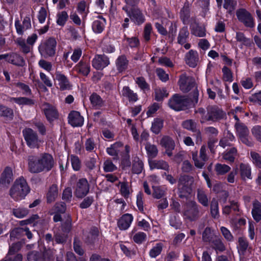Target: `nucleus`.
<instances>
[{"instance_id":"1","label":"nucleus","mask_w":261,"mask_h":261,"mask_svg":"<svg viewBox=\"0 0 261 261\" xmlns=\"http://www.w3.org/2000/svg\"><path fill=\"white\" fill-rule=\"evenodd\" d=\"M28 170L32 173L46 172L51 170L55 162L53 155L48 153H41L28 157Z\"/></svg>"},{"instance_id":"2","label":"nucleus","mask_w":261,"mask_h":261,"mask_svg":"<svg viewBox=\"0 0 261 261\" xmlns=\"http://www.w3.org/2000/svg\"><path fill=\"white\" fill-rule=\"evenodd\" d=\"M196 113L200 119V122L204 123L207 121H218L225 117V113L220 108L216 106H209L206 110L199 108Z\"/></svg>"},{"instance_id":"3","label":"nucleus","mask_w":261,"mask_h":261,"mask_svg":"<svg viewBox=\"0 0 261 261\" xmlns=\"http://www.w3.org/2000/svg\"><path fill=\"white\" fill-rule=\"evenodd\" d=\"M30 191V188L25 179L23 177H20L15 181L10 188L9 194L14 200L19 201L24 199Z\"/></svg>"},{"instance_id":"4","label":"nucleus","mask_w":261,"mask_h":261,"mask_svg":"<svg viewBox=\"0 0 261 261\" xmlns=\"http://www.w3.org/2000/svg\"><path fill=\"white\" fill-rule=\"evenodd\" d=\"M193 178L189 175L180 176L178 184L179 196L181 198H187L192 193L191 185L193 182Z\"/></svg>"},{"instance_id":"5","label":"nucleus","mask_w":261,"mask_h":261,"mask_svg":"<svg viewBox=\"0 0 261 261\" xmlns=\"http://www.w3.org/2000/svg\"><path fill=\"white\" fill-rule=\"evenodd\" d=\"M183 214L186 219L191 221L196 220L200 215L198 205L195 201H188L184 206Z\"/></svg>"},{"instance_id":"6","label":"nucleus","mask_w":261,"mask_h":261,"mask_svg":"<svg viewBox=\"0 0 261 261\" xmlns=\"http://www.w3.org/2000/svg\"><path fill=\"white\" fill-rule=\"evenodd\" d=\"M22 134L28 146L31 148H38L42 141L40 140L37 133L30 128H26Z\"/></svg>"},{"instance_id":"7","label":"nucleus","mask_w":261,"mask_h":261,"mask_svg":"<svg viewBox=\"0 0 261 261\" xmlns=\"http://www.w3.org/2000/svg\"><path fill=\"white\" fill-rule=\"evenodd\" d=\"M90 186L85 178L80 179L74 188V194L77 198H83L86 196L89 191Z\"/></svg>"},{"instance_id":"8","label":"nucleus","mask_w":261,"mask_h":261,"mask_svg":"<svg viewBox=\"0 0 261 261\" xmlns=\"http://www.w3.org/2000/svg\"><path fill=\"white\" fill-rule=\"evenodd\" d=\"M188 103V101L187 98L178 94H175L169 101V107L175 111L185 109Z\"/></svg>"},{"instance_id":"9","label":"nucleus","mask_w":261,"mask_h":261,"mask_svg":"<svg viewBox=\"0 0 261 261\" xmlns=\"http://www.w3.org/2000/svg\"><path fill=\"white\" fill-rule=\"evenodd\" d=\"M56 42L53 38L47 40L45 43L41 44L39 47V51L42 56L45 57L52 56L55 53Z\"/></svg>"},{"instance_id":"10","label":"nucleus","mask_w":261,"mask_h":261,"mask_svg":"<svg viewBox=\"0 0 261 261\" xmlns=\"http://www.w3.org/2000/svg\"><path fill=\"white\" fill-rule=\"evenodd\" d=\"M238 19L246 27L253 28L254 22L251 14L244 9H240L236 12Z\"/></svg>"},{"instance_id":"11","label":"nucleus","mask_w":261,"mask_h":261,"mask_svg":"<svg viewBox=\"0 0 261 261\" xmlns=\"http://www.w3.org/2000/svg\"><path fill=\"white\" fill-rule=\"evenodd\" d=\"M235 127L241 141L247 146H251L253 143L248 137L249 130L246 126L243 124L236 123Z\"/></svg>"},{"instance_id":"12","label":"nucleus","mask_w":261,"mask_h":261,"mask_svg":"<svg viewBox=\"0 0 261 261\" xmlns=\"http://www.w3.org/2000/svg\"><path fill=\"white\" fill-rule=\"evenodd\" d=\"M41 109L48 121L52 122L58 118L59 114L54 106L45 103L42 105Z\"/></svg>"},{"instance_id":"13","label":"nucleus","mask_w":261,"mask_h":261,"mask_svg":"<svg viewBox=\"0 0 261 261\" xmlns=\"http://www.w3.org/2000/svg\"><path fill=\"white\" fill-rule=\"evenodd\" d=\"M13 180V171L11 168L6 167L0 177V187H7Z\"/></svg>"},{"instance_id":"14","label":"nucleus","mask_w":261,"mask_h":261,"mask_svg":"<svg viewBox=\"0 0 261 261\" xmlns=\"http://www.w3.org/2000/svg\"><path fill=\"white\" fill-rule=\"evenodd\" d=\"M110 64L109 58L105 55H97L92 61V66L96 70H102Z\"/></svg>"},{"instance_id":"15","label":"nucleus","mask_w":261,"mask_h":261,"mask_svg":"<svg viewBox=\"0 0 261 261\" xmlns=\"http://www.w3.org/2000/svg\"><path fill=\"white\" fill-rule=\"evenodd\" d=\"M178 84L182 91L187 92L194 87V81L191 77L187 76L185 74H183L180 76Z\"/></svg>"},{"instance_id":"16","label":"nucleus","mask_w":261,"mask_h":261,"mask_svg":"<svg viewBox=\"0 0 261 261\" xmlns=\"http://www.w3.org/2000/svg\"><path fill=\"white\" fill-rule=\"evenodd\" d=\"M161 145L165 149V153L169 157L172 155V151L175 144L174 140L168 136H164L160 141Z\"/></svg>"},{"instance_id":"17","label":"nucleus","mask_w":261,"mask_h":261,"mask_svg":"<svg viewBox=\"0 0 261 261\" xmlns=\"http://www.w3.org/2000/svg\"><path fill=\"white\" fill-rule=\"evenodd\" d=\"M68 122L73 127H79L84 123V118L77 111H72L68 115Z\"/></svg>"},{"instance_id":"18","label":"nucleus","mask_w":261,"mask_h":261,"mask_svg":"<svg viewBox=\"0 0 261 261\" xmlns=\"http://www.w3.org/2000/svg\"><path fill=\"white\" fill-rule=\"evenodd\" d=\"M55 80L58 82V85L61 90H68L71 88V86L66 76L60 71H56Z\"/></svg>"},{"instance_id":"19","label":"nucleus","mask_w":261,"mask_h":261,"mask_svg":"<svg viewBox=\"0 0 261 261\" xmlns=\"http://www.w3.org/2000/svg\"><path fill=\"white\" fill-rule=\"evenodd\" d=\"M133 220L134 217L132 215L124 214L118 221V227L121 230H125L130 227Z\"/></svg>"},{"instance_id":"20","label":"nucleus","mask_w":261,"mask_h":261,"mask_svg":"<svg viewBox=\"0 0 261 261\" xmlns=\"http://www.w3.org/2000/svg\"><path fill=\"white\" fill-rule=\"evenodd\" d=\"M148 163L151 170L156 169L168 171L170 169L169 164L163 160H149Z\"/></svg>"},{"instance_id":"21","label":"nucleus","mask_w":261,"mask_h":261,"mask_svg":"<svg viewBox=\"0 0 261 261\" xmlns=\"http://www.w3.org/2000/svg\"><path fill=\"white\" fill-rule=\"evenodd\" d=\"M182 125L184 128H186L192 132H196L197 135V141H201V134L199 130L197 129V123L194 120L189 119L184 121Z\"/></svg>"},{"instance_id":"22","label":"nucleus","mask_w":261,"mask_h":261,"mask_svg":"<svg viewBox=\"0 0 261 261\" xmlns=\"http://www.w3.org/2000/svg\"><path fill=\"white\" fill-rule=\"evenodd\" d=\"M106 24V20L105 18L101 16H99L92 23V30L95 33H101L104 30Z\"/></svg>"},{"instance_id":"23","label":"nucleus","mask_w":261,"mask_h":261,"mask_svg":"<svg viewBox=\"0 0 261 261\" xmlns=\"http://www.w3.org/2000/svg\"><path fill=\"white\" fill-rule=\"evenodd\" d=\"M126 12L130 19L138 24H141L144 22V17L140 10L134 9L131 12L126 10Z\"/></svg>"},{"instance_id":"24","label":"nucleus","mask_w":261,"mask_h":261,"mask_svg":"<svg viewBox=\"0 0 261 261\" xmlns=\"http://www.w3.org/2000/svg\"><path fill=\"white\" fill-rule=\"evenodd\" d=\"M186 63L191 67L196 66L199 60L198 53L193 50H190L187 53L185 57Z\"/></svg>"},{"instance_id":"25","label":"nucleus","mask_w":261,"mask_h":261,"mask_svg":"<svg viewBox=\"0 0 261 261\" xmlns=\"http://www.w3.org/2000/svg\"><path fill=\"white\" fill-rule=\"evenodd\" d=\"M240 174L241 177L243 180L251 179V168L250 166L247 164L241 163L240 165Z\"/></svg>"},{"instance_id":"26","label":"nucleus","mask_w":261,"mask_h":261,"mask_svg":"<svg viewBox=\"0 0 261 261\" xmlns=\"http://www.w3.org/2000/svg\"><path fill=\"white\" fill-rule=\"evenodd\" d=\"M74 70L84 76H87L90 72V66L88 63L80 61L74 67Z\"/></svg>"},{"instance_id":"27","label":"nucleus","mask_w":261,"mask_h":261,"mask_svg":"<svg viewBox=\"0 0 261 261\" xmlns=\"http://www.w3.org/2000/svg\"><path fill=\"white\" fill-rule=\"evenodd\" d=\"M115 64L117 70L119 72H122L127 69L128 61L125 56H120L116 59Z\"/></svg>"},{"instance_id":"28","label":"nucleus","mask_w":261,"mask_h":261,"mask_svg":"<svg viewBox=\"0 0 261 261\" xmlns=\"http://www.w3.org/2000/svg\"><path fill=\"white\" fill-rule=\"evenodd\" d=\"M210 243L211 247L215 250L217 253L219 252H223L225 250V247L220 236L215 237V238Z\"/></svg>"},{"instance_id":"29","label":"nucleus","mask_w":261,"mask_h":261,"mask_svg":"<svg viewBox=\"0 0 261 261\" xmlns=\"http://www.w3.org/2000/svg\"><path fill=\"white\" fill-rule=\"evenodd\" d=\"M251 213L255 221L258 222L261 220V203L258 201L253 202Z\"/></svg>"},{"instance_id":"30","label":"nucleus","mask_w":261,"mask_h":261,"mask_svg":"<svg viewBox=\"0 0 261 261\" xmlns=\"http://www.w3.org/2000/svg\"><path fill=\"white\" fill-rule=\"evenodd\" d=\"M137 229L134 228L132 230L130 234L133 240L137 244H141L145 241L147 236L145 233L143 232H138L135 233Z\"/></svg>"},{"instance_id":"31","label":"nucleus","mask_w":261,"mask_h":261,"mask_svg":"<svg viewBox=\"0 0 261 261\" xmlns=\"http://www.w3.org/2000/svg\"><path fill=\"white\" fill-rule=\"evenodd\" d=\"M144 168V164L138 157L134 158L133 161L132 172L134 174H140Z\"/></svg>"},{"instance_id":"32","label":"nucleus","mask_w":261,"mask_h":261,"mask_svg":"<svg viewBox=\"0 0 261 261\" xmlns=\"http://www.w3.org/2000/svg\"><path fill=\"white\" fill-rule=\"evenodd\" d=\"M7 61L14 65L22 66L24 64V61L22 57L17 54H12L7 56Z\"/></svg>"},{"instance_id":"33","label":"nucleus","mask_w":261,"mask_h":261,"mask_svg":"<svg viewBox=\"0 0 261 261\" xmlns=\"http://www.w3.org/2000/svg\"><path fill=\"white\" fill-rule=\"evenodd\" d=\"M58 196V189L56 185H51L47 193L46 198L48 203L54 201Z\"/></svg>"},{"instance_id":"34","label":"nucleus","mask_w":261,"mask_h":261,"mask_svg":"<svg viewBox=\"0 0 261 261\" xmlns=\"http://www.w3.org/2000/svg\"><path fill=\"white\" fill-rule=\"evenodd\" d=\"M145 149L147 152L148 157L149 159H152L155 158L158 154V149L156 146L153 144H151L150 143H147L145 145Z\"/></svg>"},{"instance_id":"35","label":"nucleus","mask_w":261,"mask_h":261,"mask_svg":"<svg viewBox=\"0 0 261 261\" xmlns=\"http://www.w3.org/2000/svg\"><path fill=\"white\" fill-rule=\"evenodd\" d=\"M217 236L215 234L214 231L210 227H206L202 233V240L204 242H208L210 243Z\"/></svg>"},{"instance_id":"36","label":"nucleus","mask_w":261,"mask_h":261,"mask_svg":"<svg viewBox=\"0 0 261 261\" xmlns=\"http://www.w3.org/2000/svg\"><path fill=\"white\" fill-rule=\"evenodd\" d=\"M69 16L65 11L58 12L56 16L57 24L60 26H64L68 19Z\"/></svg>"},{"instance_id":"37","label":"nucleus","mask_w":261,"mask_h":261,"mask_svg":"<svg viewBox=\"0 0 261 261\" xmlns=\"http://www.w3.org/2000/svg\"><path fill=\"white\" fill-rule=\"evenodd\" d=\"M164 124V120L161 118H155L152 123L151 129L152 132L158 134L162 129Z\"/></svg>"},{"instance_id":"38","label":"nucleus","mask_w":261,"mask_h":261,"mask_svg":"<svg viewBox=\"0 0 261 261\" xmlns=\"http://www.w3.org/2000/svg\"><path fill=\"white\" fill-rule=\"evenodd\" d=\"M236 39L237 41L240 44L241 47H242L243 45L250 46L252 43L251 40L246 38L242 32L236 33Z\"/></svg>"},{"instance_id":"39","label":"nucleus","mask_w":261,"mask_h":261,"mask_svg":"<svg viewBox=\"0 0 261 261\" xmlns=\"http://www.w3.org/2000/svg\"><path fill=\"white\" fill-rule=\"evenodd\" d=\"M122 93L123 95L127 97L130 101L135 102L138 100L137 93H134L128 87H123Z\"/></svg>"},{"instance_id":"40","label":"nucleus","mask_w":261,"mask_h":261,"mask_svg":"<svg viewBox=\"0 0 261 261\" xmlns=\"http://www.w3.org/2000/svg\"><path fill=\"white\" fill-rule=\"evenodd\" d=\"M191 33L197 37H202L205 36V30L203 27L193 24L192 25Z\"/></svg>"},{"instance_id":"41","label":"nucleus","mask_w":261,"mask_h":261,"mask_svg":"<svg viewBox=\"0 0 261 261\" xmlns=\"http://www.w3.org/2000/svg\"><path fill=\"white\" fill-rule=\"evenodd\" d=\"M238 243V252L240 255H244L245 251L248 248V243L247 240L243 237L239 238Z\"/></svg>"},{"instance_id":"42","label":"nucleus","mask_w":261,"mask_h":261,"mask_svg":"<svg viewBox=\"0 0 261 261\" xmlns=\"http://www.w3.org/2000/svg\"><path fill=\"white\" fill-rule=\"evenodd\" d=\"M231 168L225 164L217 163L215 165V170L216 174L219 175H223L228 172Z\"/></svg>"},{"instance_id":"43","label":"nucleus","mask_w":261,"mask_h":261,"mask_svg":"<svg viewBox=\"0 0 261 261\" xmlns=\"http://www.w3.org/2000/svg\"><path fill=\"white\" fill-rule=\"evenodd\" d=\"M123 144L121 142H116L112 145L110 147L107 149V153L112 156H116L120 151V148H121Z\"/></svg>"},{"instance_id":"44","label":"nucleus","mask_w":261,"mask_h":261,"mask_svg":"<svg viewBox=\"0 0 261 261\" xmlns=\"http://www.w3.org/2000/svg\"><path fill=\"white\" fill-rule=\"evenodd\" d=\"M163 244L161 243L156 244L149 251V255L151 258H155L159 256L163 249Z\"/></svg>"},{"instance_id":"45","label":"nucleus","mask_w":261,"mask_h":261,"mask_svg":"<svg viewBox=\"0 0 261 261\" xmlns=\"http://www.w3.org/2000/svg\"><path fill=\"white\" fill-rule=\"evenodd\" d=\"M10 101H14L19 105H32L34 101L27 97H12L10 98Z\"/></svg>"},{"instance_id":"46","label":"nucleus","mask_w":261,"mask_h":261,"mask_svg":"<svg viewBox=\"0 0 261 261\" xmlns=\"http://www.w3.org/2000/svg\"><path fill=\"white\" fill-rule=\"evenodd\" d=\"M16 43L20 47L22 51L27 54L31 50V46L26 43L25 40L22 38H18L16 40Z\"/></svg>"},{"instance_id":"47","label":"nucleus","mask_w":261,"mask_h":261,"mask_svg":"<svg viewBox=\"0 0 261 261\" xmlns=\"http://www.w3.org/2000/svg\"><path fill=\"white\" fill-rule=\"evenodd\" d=\"M197 198L198 201L203 206H207L208 204V198H207L205 192L198 189L197 191Z\"/></svg>"},{"instance_id":"48","label":"nucleus","mask_w":261,"mask_h":261,"mask_svg":"<svg viewBox=\"0 0 261 261\" xmlns=\"http://www.w3.org/2000/svg\"><path fill=\"white\" fill-rule=\"evenodd\" d=\"M189 35V32L187 27L182 28L179 31L178 36V42L179 44H184L186 43Z\"/></svg>"},{"instance_id":"49","label":"nucleus","mask_w":261,"mask_h":261,"mask_svg":"<svg viewBox=\"0 0 261 261\" xmlns=\"http://www.w3.org/2000/svg\"><path fill=\"white\" fill-rule=\"evenodd\" d=\"M211 214L212 216L215 219L218 218L219 217L218 203L214 199L212 200L211 203Z\"/></svg>"},{"instance_id":"50","label":"nucleus","mask_w":261,"mask_h":261,"mask_svg":"<svg viewBox=\"0 0 261 261\" xmlns=\"http://www.w3.org/2000/svg\"><path fill=\"white\" fill-rule=\"evenodd\" d=\"M90 100L93 107L99 108L103 105V101L102 99L97 94H92L90 97Z\"/></svg>"},{"instance_id":"51","label":"nucleus","mask_w":261,"mask_h":261,"mask_svg":"<svg viewBox=\"0 0 261 261\" xmlns=\"http://www.w3.org/2000/svg\"><path fill=\"white\" fill-rule=\"evenodd\" d=\"M29 213V210L24 207H19L13 209V214L18 218H22L25 217Z\"/></svg>"},{"instance_id":"52","label":"nucleus","mask_w":261,"mask_h":261,"mask_svg":"<svg viewBox=\"0 0 261 261\" xmlns=\"http://www.w3.org/2000/svg\"><path fill=\"white\" fill-rule=\"evenodd\" d=\"M237 152L236 148H232L229 151L223 154V158L225 160L233 162L234 158L237 155Z\"/></svg>"},{"instance_id":"53","label":"nucleus","mask_w":261,"mask_h":261,"mask_svg":"<svg viewBox=\"0 0 261 261\" xmlns=\"http://www.w3.org/2000/svg\"><path fill=\"white\" fill-rule=\"evenodd\" d=\"M70 160L72 167L74 171H79L81 167V163L78 156L71 155Z\"/></svg>"},{"instance_id":"54","label":"nucleus","mask_w":261,"mask_h":261,"mask_svg":"<svg viewBox=\"0 0 261 261\" xmlns=\"http://www.w3.org/2000/svg\"><path fill=\"white\" fill-rule=\"evenodd\" d=\"M168 93L165 88H157L155 90V98L158 101L161 100L168 96Z\"/></svg>"},{"instance_id":"55","label":"nucleus","mask_w":261,"mask_h":261,"mask_svg":"<svg viewBox=\"0 0 261 261\" xmlns=\"http://www.w3.org/2000/svg\"><path fill=\"white\" fill-rule=\"evenodd\" d=\"M66 211V205L63 202L56 203L54 208L49 212L50 214L53 215L54 213H63Z\"/></svg>"},{"instance_id":"56","label":"nucleus","mask_w":261,"mask_h":261,"mask_svg":"<svg viewBox=\"0 0 261 261\" xmlns=\"http://www.w3.org/2000/svg\"><path fill=\"white\" fill-rule=\"evenodd\" d=\"M251 159L256 166L261 168V156L260 155L254 151L250 152Z\"/></svg>"},{"instance_id":"57","label":"nucleus","mask_w":261,"mask_h":261,"mask_svg":"<svg viewBox=\"0 0 261 261\" xmlns=\"http://www.w3.org/2000/svg\"><path fill=\"white\" fill-rule=\"evenodd\" d=\"M99 234V231L97 228H93L90 232L88 236L87 242L89 243H94L97 239Z\"/></svg>"},{"instance_id":"58","label":"nucleus","mask_w":261,"mask_h":261,"mask_svg":"<svg viewBox=\"0 0 261 261\" xmlns=\"http://www.w3.org/2000/svg\"><path fill=\"white\" fill-rule=\"evenodd\" d=\"M223 78L225 81L231 82L233 80L232 74L230 70L226 66L222 68Z\"/></svg>"},{"instance_id":"59","label":"nucleus","mask_w":261,"mask_h":261,"mask_svg":"<svg viewBox=\"0 0 261 261\" xmlns=\"http://www.w3.org/2000/svg\"><path fill=\"white\" fill-rule=\"evenodd\" d=\"M119 184L120 185V192L121 194L124 197H128L130 194V189L128 183L126 181H123L120 182Z\"/></svg>"},{"instance_id":"60","label":"nucleus","mask_w":261,"mask_h":261,"mask_svg":"<svg viewBox=\"0 0 261 261\" xmlns=\"http://www.w3.org/2000/svg\"><path fill=\"white\" fill-rule=\"evenodd\" d=\"M153 189V196L156 199H160L164 196L166 191L160 187H154L152 186Z\"/></svg>"},{"instance_id":"61","label":"nucleus","mask_w":261,"mask_h":261,"mask_svg":"<svg viewBox=\"0 0 261 261\" xmlns=\"http://www.w3.org/2000/svg\"><path fill=\"white\" fill-rule=\"evenodd\" d=\"M155 72L156 75L162 82H166L169 80V75L162 68H158L156 69Z\"/></svg>"},{"instance_id":"62","label":"nucleus","mask_w":261,"mask_h":261,"mask_svg":"<svg viewBox=\"0 0 261 261\" xmlns=\"http://www.w3.org/2000/svg\"><path fill=\"white\" fill-rule=\"evenodd\" d=\"M192 159L194 162L195 167L197 168H202L204 166L205 162L203 161V160H202L201 159L200 160L198 159L197 152L192 153Z\"/></svg>"},{"instance_id":"63","label":"nucleus","mask_w":261,"mask_h":261,"mask_svg":"<svg viewBox=\"0 0 261 261\" xmlns=\"http://www.w3.org/2000/svg\"><path fill=\"white\" fill-rule=\"evenodd\" d=\"M136 83L142 90L148 89L149 86L143 77H137L135 80Z\"/></svg>"},{"instance_id":"64","label":"nucleus","mask_w":261,"mask_h":261,"mask_svg":"<svg viewBox=\"0 0 261 261\" xmlns=\"http://www.w3.org/2000/svg\"><path fill=\"white\" fill-rule=\"evenodd\" d=\"M253 136L259 142H261V126L256 125L251 130Z\"/></svg>"}]
</instances>
